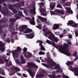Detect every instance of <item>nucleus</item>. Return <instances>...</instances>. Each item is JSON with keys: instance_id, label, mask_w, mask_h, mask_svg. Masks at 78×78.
I'll return each instance as SVG.
<instances>
[{"instance_id": "f257e3e1", "label": "nucleus", "mask_w": 78, "mask_h": 78, "mask_svg": "<svg viewBox=\"0 0 78 78\" xmlns=\"http://www.w3.org/2000/svg\"><path fill=\"white\" fill-rule=\"evenodd\" d=\"M48 56H49L48 57L47 61H48L49 63H50V64L47 65L44 63H42L43 66H45L47 68H53V69H58V71H56V73H58V72H61L62 70L61 69L59 65L58 64H56V63L55 62L53 61V60L51 59L50 58V57L49 55V52L47 53Z\"/></svg>"}, {"instance_id": "f03ea898", "label": "nucleus", "mask_w": 78, "mask_h": 78, "mask_svg": "<svg viewBox=\"0 0 78 78\" xmlns=\"http://www.w3.org/2000/svg\"><path fill=\"white\" fill-rule=\"evenodd\" d=\"M47 29V27L45 25L43 27V31L44 32V35L45 36L48 37V38L50 39L51 41H55L56 42H58V41H59V39L57 37H55L52 34L51 31L49 30L46 31Z\"/></svg>"}, {"instance_id": "7ed1b4c3", "label": "nucleus", "mask_w": 78, "mask_h": 78, "mask_svg": "<svg viewBox=\"0 0 78 78\" xmlns=\"http://www.w3.org/2000/svg\"><path fill=\"white\" fill-rule=\"evenodd\" d=\"M64 47L63 46H60L59 48V51L62 53L65 54L68 56H70V53L69 52V45L66 43L64 44Z\"/></svg>"}, {"instance_id": "20e7f679", "label": "nucleus", "mask_w": 78, "mask_h": 78, "mask_svg": "<svg viewBox=\"0 0 78 78\" xmlns=\"http://www.w3.org/2000/svg\"><path fill=\"white\" fill-rule=\"evenodd\" d=\"M16 27L17 29H20V31H22L23 33H28L32 31V30L30 29H27V26L25 25H23L21 26L20 28L18 25H17Z\"/></svg>"}, {"instance_id": "39448f33", "label": "nucleus", "mask_w": 78, "mask_h": 78, "mask_svg": "<svg viewBox=\"0 0 78 78\" xmlns=\"http://www.w3.org/2000/svg\"><path fill=\"white\" fill-rule=\"evenodd\" d=\"M69 69L72 72H74V75L76 76H78V68H76L73 69L72 66H70L69 67Z\"/></svg>"}, {"instance_id": "423d86ee", "label": "nucleus", "mask_w": 78, "mask_h": 78, "mask_svg": "<svg viewBox=\"0 0 78 78\" xmlns=\"http://www.w3.org/2000/svg\"><path fill=\"white\" fill-rule=\"evenodd\" d=\"M15 17H16V20L14 19V18H11L10 19V21L11 22H12L11 23V26H13V25H14V22H16V20H17V19H20V16L19 15H16V16H15Z\"/></svg>"}, {"instance_id": "0eeeda50", "label": "nucleus", "mask_w": 78, "mask_h": 78, "mask_svg": "<svg viewBox=\"0 0 78 78\" xmlns=\"http://www.w3.org/2000/svg\"><path fill=\"white\" fill-rule=\"evenodd\" d=\"M27 67L28 68H34L35 69H38V67L35 65L34 63L31 62L27 63Z\"/></svg>"}, {"instance_id": "6e6552de", "label": "nucleus", "mask_w": 78, "mask_h": 78, "mask_svg": "<svg viewBox=\"0 0 78 78\" xmlns=\"http://www.w3.org/2000/svg\"><path fill=\"white\" fill-rule=\"evenodd\" d=\"M37 43H40L39 45L40 47H41V50H44V51H45V49L44 47V46L42 45V44L41 43H43V41H42L41 40H37Z\"/></svg>"}, {"instance_id": "1a4fd4ad", "label": "nucleus", "mask_w": 78, "mask_h": 78, "mask_svg": "<svg viewBox=\"0 0 78 78\" xmlns=\"http://www.w3.org/2000/svg\"><path fill=\"white\" fill-rule=\"evenodd\" d=\"M17 50H15L14 51H12V53L13 55V57L14 58V57H18L19 56V54H18V53H17Z\"/></svg>"}, {"instance_id": "9d476101", "label": "nucleus", "mask_w": 78, "mask_h": 78, "mask_svg": "<svg viewBox=\"0 0 78 78\" xmlns=\"http://www.w3.org/2000/svg\"><path fill=\"white\" fill-rule=\"evenodd\" d=\"M23 54L24 55L25 57L27 58L31 56V54L29 52L26 53L23 52Z\"/></svg>"}, {"instance_id": "9b49d317", "label": "nucleus", "mask_w": 78, "mask_h": 78, "mask_svg": "<svg viewBox=\"0 0 78 78\" xmlns=\"http://www.w3.org/2000/svg\"><path fill=\"white\" fill-rule=\"evenodd\" d=\"M4 45V44H3V42L2 41H0V50H1L2 52H3L5 51Z\"/></svg>"}, {"instance_id": "f8f14e48", "label": "nucleus", "mask_w": 78, "mask_h": 78, "mask_svg": "<svg viewBox=\"0 0 78 78\" xmlns=\"http://www.w3.org/2000/svg\"><path fill=\"white\" fill-rule=\"evenodd\" d=\"M27 71L29 73L30 75L32 76V78H33L34 76V74L33 73L32 70L30 69H28L27 70Z\"/></svg>"}, {"instance_id": "ddd939ff", "label": "nucleus", "mask_w": 78, "mask_h": 78, "mask_svg": "<svg viewBox=\"0 0 78 78\" xmlns=\"http://www.w3.org/2000/svg\"><path fill=\"white\" fill-rule=\"evenodd\" d=\"M9 29L11 30V33L12 34H17V32H14V28H13V27H9Z\"/></svg>"}, {"instance_id": "4468645a", "label": "nucleus", "mask_w": 78, "mask_h": 78, "mask_svg": "<svg viewBox=\"0 0 78 78\" xmlns=\"http://www.w3.org/2000/svg\"><path fill=\"white\" fill-rule=\"evenodd\" d=\"M40 12L41 13V15H42V16H47V14L46 13V12H45V10L44 9H41L40 10Z\"/></svg>"}, {"instance_id": "2eb2a0df", "label": "nucleus", "mask_w": 78, "mask_h": 78, "mask_svg": "<svg viewBox=\"0 0 78 78\" xmlns=\"http://www.w3.org/2000/svg\"><path fill=\"white\" fill-rule=\"evenodd\" d=\"M24 5V1H23L22 2H21L20 4L18 3L16 4L15 6L16 7H20V6H23Z\"/></svg>"}, {"instance_id": "dca6fc26", "label": "nucleus", "mask_w": 78, "mask_h": 78, "mask_svg": "<svg viewBox=\"0 0 78 78\" xmlns=\"http://www.w3.org/2000/svg\"><path fill=\"white\" fill-rule=\"evenodd\" d=\"M66 9L67 10V13H70L71 14H73V11H72V10H71L70 8L66 7Z\"/></svg>"}, {"instance_id": "f3484780", "label": "nucleus", "mask_w": 78, "mask_h": 78, "mask_svg": "<svg viewBox=\"0 0 78 78\" xmlns=\"http://www.w3.org/2000/svg\"><path fill=\"white\" fill-rule=\"evenodd\" d=\"M33 8H34L33 9H31L30 10V12L31 14H36V7L34 5L33 6Z\"/></svg>"}, {"instance_id": "a211bd4d", "label": "nucleus", "mask_w": 78, "mask_h": 78, "mask_svg": "<svg viewBox=\"0 0 78 78\" xmlns=\"http://www.w3.org/2000/svg\"><path fill=\"white\" fill-rule=\"evenodd\" d=\"M55 3L54 2H52L50 4V9L51 10H53L55 8Z\"/></svg>"}, {"instance_id": "6ab92c4d", "label": "nucleus", "mask_w": 78, "mask_h": 78, "mask_svg": "<svg viewBox=\"0 0 78 78\" xmlns=\"http://www.w3.org/2000/svg\"><path fill=\"white\" fill-rule=\"evenodd\" d=\"M5 26H0V34H2L3 32V28H4Z\"/></svg>"}, {"instance_id": "aec40b11", "label": "nucleus", "mask_w": 78, "mask_h": 78, "mask_svg": "<svg viewBox=\"0 0 78 78\" xmlns=\"http://www.w3.org/2000/svg\"><path fill=\"white\" fill-rule=\"evenodd\" d=\"M30 22V23L31 25H35V22H34V18H32V19Z\"/></svg>"}, {"instance_id": "412c9836", "label": "nucleus", "mask_w": 78, "mask_h": 78, "mask_svg": "<svg viewBox=\"0 0 78 78\" xmlns=\"http://www.w3.org/2000/svg\"><path fill=\"white\" fill-rule=\"evenodd\" d=\"M51 14V15H54L55 14H57V13L59 12V11L58 10L56 9L55 10V12H51V11H50Z\"/></svg>"}, {"instance_id": "4be33fe9", "label": "nucleus", "mask_w": 78, "mask_h": 78, "mask_svg": "<svg viewBox=\"0 0 78 78\" xmlns=\"http://www.w3.org/2000/svg\"><path fill=\"white\" fill-rule=\"evenodd\" d=\"M75 22H73V21L72 20H70L69 22L67 23L68 25H71V26H72V25H73V24H74V23Z\"/></svg>"}, {"instance_id": "5701e85b", "label": "nucleus", "mask_w": 78, "mask_h": 78, "mask_svg": "<svg viewBox=\"0 0 78 78\" xmlns=\"http://www.w3.org/2000/svg\"><path fill=\"white\" fill-rule=\"evenodd\" d=\"M58 28L59 26L56 24H55L54 25V26L52 28L53 30H56V29H57V28Z\"/></svg>"}, {"instance_id": "b1692460", "label": "nucleus", "mask_w": 78, "mask_h": 78, "mask_svg": "<svg viewBox=\"0 0 78 78\" xmlns=\"http://www.w3.org/2000/svg\"><path fill=\"white\" fill-rule=\"evenodd\" d=\"M55 73V72H53V73L52 76H51V75L50 74L49 75V76H48L49 77V78H55V77H56V76L55 75V74H53V73Z\"/></svg>"}, {"instance_id": "393cba45", "label": "nucleus", "mask_w": 78, "mask_h": 78, "mask_svg": "<svg viewBox=\"0 0 78 78\" xmlns=\"http://www.w3.org/2000/svg\"><path fill=\"white\" fill-rule=\"evenodd\" d=\"M21 59V64H25V61H24V62H23V56L22 55H21L20 57Z\"/></svg>"}, {"instance_id": "a878e982", "label": "nucleus", "mask_w": 78, "mask_h": 78, "mask_svg": "<svg viewBox=\"0 0 78 78\" xmlns=\"http://www.w3.org/2000/svg\"><path fill=\"white\" fill-rule=\"evenodd\" d=\"M0 73L3 75H5V73L4 70L1 69V68H0Z\"/></svg>"}, {"instance_id": "bb28decb", "label": "nucleus", "mask_w": 78, "mask_h": 78, "mask_svg": "<svg viewBox=\"0 0 78 78\" xmlns=\"http://www.w3.org/2000/svg\"><path fill=\"white\" fill-rule=\"evenodd\" d=\"M29 35L30 39H32L34 36V33L30 34Z\"/></svg>"}, {"instance_id": "cd10ccee", "label": "nucleus", "mask_w": 78, "mask_h": 78, "mask_svg": "<svg viewBox=\"0 0 78 78\" xmlns=\"http://www.w3.org/2000/svg\"><path fill=\"white\" fill-rule=\"evenodd\" d=\"M23 10L24 13H25L26 15H27V14H28V10H27V8L25 7L24 8Z\"/></svg>"}, {"instance_id": "c85d7f7f", "label": "nucleus", "mask_w": 78, "mask_h": 78, "mask_svg": "<svg viewBox=\"0 0 78 78\" xmlns=\"http://www.w3.org/2000/svg\"><path fill=\"white\" fill-rule=\"evenodd\" d=\"M13 69H15L16 72H19V71L20 70V69L17 67H13Z\"/></svg>"}, {"instance_id": "c756f323", "label": "nucleus", "mask_w": 78, "mask_h": 78, "mask_svg": "<svg viewBox=\"0 0 78 78\" xmlns=\"http://www.w3.org/2000/svg\"><path fill=\"white\" fill-rule=\"evenodd\" d=\"M44 75L41 74H38L36 75V77H38V78H40V77H42V76H44Z\"/></svg>"}, {"instance_id": "7c9ffc66", "label": "nucleus", "mask_w": 78, "mask_h": 78, "mask_svg": "<svg viewBox=\"0 0 78 78\" xmlns=\"http://www.w3.org/2000/svg\"><path fill=\"white\" fill-rule=\"evenodd\" d=\"M66 65H70V64H71V65H72L73 64V62H71L68 61L66 63Z\"/></svg>"}, {"instance_id": "2f4dec72", "label": "nucleus", "mask_w": 78, "mask_h": 78, "mask_svg": "<svg viewBox=\"0 0 78 78\" xmlns=\"http://www.w3.org/2000/svg\"><path fill=\"white\" fill-rule=\"evenodd\" d=\"M6 35V34L5 33H3V34L1 36V38L3 39L5 37V36Z\"/></svg>"}, {"instance_id": "473e14b6", "label": "nucleus", "mask_w": 78, "mask_h": 78, "mask_svg": "<svg viewBox=\"0 0 78 78\" xmlns=\"http://www.w3.org/2000/svg\"><path fill=\"white\" fill-rule=\"evenodd\" d=\"M42 22H47V19L46 18H43L41 20Z\"/></svg>"}, {"instance_id": "72a5a7b5", "label": "nucleus", "mask_w": 78, "mask_h": 78, "mask_svg": "<svg viewBox=\"0 0 78 78\" xmlns=\"http://www.w3.org/2000/svg\"><path fill=\"white\" fill-rule=\"evenodd\" d=\"M39 54L40 55H45V52L40 51L39 53Z\"/></svg>"}, {"instance_id": "f704fd0d", "label": "nucleus", "mask_w": 78, "mask_h": 78, "mask_svg": "<svg viewBox=\"0 0 78 78\" xmlns=\"http://www.w3.org/2000/svg\"><path fill=\"white\" fill-rule=\"evenodd\" d=\"M73 56H77V52L76 51H75L73 54Z\"/></svg>"}, {"instance_id": "c9c22d12", "label": "nucleus", "mask_w": 78, "mask_h": 78, "mask_svg": "<svg viewBox=\"0 0 78 78\" xmlns=\"http://www.w3.org/2000/svg\"><path fill=\"white\" fill-rule=\"evenodd\" d=\"M15 62H16V64H20V63H22L21 62H20V61H19V60L17 59L16 60V61Z\"/></svg>"}, {"instance_id": "e433bc0d", "label": "nucleus", "mask_w": 78, "mask_h": 78, "mask_svg": "<svg viewBox=\"0 0 78 78\" xmlns=\"http://www.w3.org/2000/svg\"><path fill=\"white\" fill-rule=\"evenodd\" d=\"M70 5H71V3L70 2H66V3L65 5V6H70Z\"/></svg>"}, {"instance_id": "4c0bfd02", "label": "nucleus", "mask_w": 78, "mask_h": 78, "mask_svg": "<svg viewBox=\"0 0 78 78\" xmlns=\"http://www.w3.org/2000/svg\"><path fill=\"white\" fill-rule=\"evenodd\" d=\"M38 4L40 8H41V6H43L44 4V3H38Z\"/></svg>"}, {"instance_id": "58836bf2", "label": "nucleus", "mask_w": 78, "mask_h": 78, "mask_svg": "<svg viewBox=\"0 0 78 78\" xmlns=\"http://www.w3.org/2000/svg\"><path fill=\"white\" fill-rule=\"evenodd\" d=\"M19 14L20 16L22 17H24V16L23 15L22 13V11H20L19 12Z\"/></svg>"}, {"instance_id": "ea45409f", "label": "nucleus", "mask_w": 78, "mask_h": 78, "mask_svg": "<svg viewBox=\"0 0 78 78\" xmlns=\"http://www.w3.org/2000/svg\"><path fill=\"white\" fill-rule=\"evenodd\" d=\"M37 28H38L40 30L42 29V25L41 24H39L38 26H36Z\"/></svg>"}, {"instance_id": "a19ab883", "label": "nucleus", "mask_w": 78, "mask_h": 78, "mask_svg": "<svg viewBox=\"0 0 78 78\" xmlns=\"http://www.w3.org/2000/svg\"><path fill=\"white\" fill-rule=\"evenodd\" d=\"M57 8H62V7L61 5L59 4H58L57 5Z\"/></svg>"}, {"instance_id": "79ce46f5", "label": "nucleus", "mask_w": 78, "mask_h": 78, "mask_svg": "<svg viewBox=\"0 0 78 78\" xmlns=\"http://www.w3.org/2000/svg\"><path fill=\"white\" fill-rule=\"evenodd\" d=\"M71 26L73 27H76L78 26V25L77 24L74 23L73 25H71Z\"/></svg>"}, {"instance_id": "37998d69", "label": "nucleus", "mask_w": 78, "mask_h": 78, "mask_svg": "<svg viewBox=\"0 0 78 78\" xmlns=\"http://www.w3.org/2000/svg\"><path fill=\"white\" fill-rule=\"evenodd\" d=\"M52 44L55 47V48H57V49H58V47L55 45V43L52 42Z\"/></svg>"}, {"instance_id": "c03bdc74", "label": "nucleus", "mask_w": 78, "mask_h": 78, "mask_svg": "<svg viewBox=\"0 0 78 78\" xmlns=\"http://www.w3.org/2000/svg\"><path fill=\"white\" fill-rule=\"evenodd\" d=\"M12 11L13 12H15V13L17 12V11L16 9H12Z\"/></svg>"}, {"instance_id": "a18cd8bd", "label": "nucleus", "mask_w": 78, "mask_h": 78, "mask_svg": "<svg viewBox=\"0 0 78 78\" xmlns=\"http://www.w3.org/2000/svg\"><path fill=\"white\" fill-rule=\"evenodd\" d=\"M46 42L48 43V44H51V41H50L47 40L46 41Z\"/></svg>"}, {"instance_id": "49530a36", "label": "nucleus", "mask_w": 78, "mask_h": 78, "mask_svg": "<svg viewBox=\"0 0 78 78\" xmlns=\"http://www.w3.org/2000/svg\"><path fill=\"white\" fill-rule=\"evenodd\" d=\"M45 23L47 25H50V22L49 21H46Z\"/></svg>"}, {"instance_id": "de8ad7c7", "label": "nucleus", "mask_w": 78, "mask_h": 78, "mask_svg": "<svg viewBox=\"0 0 78 78\" xmlns=\"http://www.w3.org/2000/svg\"><path fill=\"white\" fill-rule=\"evenodd\" d=\"M38 19H40V20H42V19L43 18L42 17H41V16H37Z\"/></svg>"}, {"instance_id": "09e8293b", "label": "nucleus", "mask_w": 78, "mask_h": 78, "mask_svg": "<svg viewBox=\"0 0 78 78\" xmlns=\"http://www.w3.org/2000/svg\"><path fill=\"white\" fill-rule=\"evenodd\" d=\"M75 34L76 36L78 37V32L77 31H76L75 32Z\"/></svg>"}, {"instance_id": "8fccbe9b", "label": "nucleus", "mask_w": 78, "mask_h": 78, "mask_svg": "<svg viewBox=\"0 0 78 78\" xmlns=\"http://www.w3.org/2000/svg\"><path fill=\"white\" fill-rule=\"evenodd\" d=\"M12 64L11 63V62H9V64L7 65V67H9Z\"/></svg>"}, {"instance_id": "3c124183", "label": "nucleus", "mask_w": 78, "mask_h": 78, "mask_svg": "<svg viewBox=\"0 0 78 78\" xmlns=\"http://www.w3.org/2000/svg\"><path fill=\"white\" fill-rule=\"evenodd\" d=\"M17 50L18 51H21V48L20 47H17Z\"/></svg>"}, {"instance_id": "603ef678", "label": "nucleus", "mask_w": 78, "mask_h": 78, "mask_svg": "<svg viewBox=\"0 0 78 78\" xmlns=\"http://www.w3.org/2000/svg\"><path fill=\"white\" fill-rule=\"evenodd\" d=\"M23 50L24 51L26 52V51H27V48H24L23 49Z\"/></svg>"}, {"instance_id": "864d4df0", "label": "nucleus", "mask_w": 78, "mask_h": 78, "mask_svg": "<svg viewBox=\"0 0 78 78\" xmlns=\"http://www.w3.org/2000/svg\"><path fill=\"white\" fill-rule=\"evenodd\" d=\"M26 38H28V39L30 38V36L29 35H26L25 36Z\"/></svg>"}, {"instance_id": "5fc2aeb1", "label": "nucleus", "mask_w": 78, "mask_h": 78, "mask_svg": "<svg viewBox=\"0 0 78 78\" xmlns=\"http://www.w3.org/2000/svg\"><path fill=\"white\" fill-rule=\"evenodd\" d=\"M68 37L69 38V39H71L72 37V35L71 34H69L68 35Z\"/></svg>"}, {"instance_id": "6e6d98bb", "label": "nucleus", "mask_w": 78, "mask_h": 78, "mask_svg": "<svg viewBox=\"0 0 78 78\" xmlns=\"http://www.w3.org/2000/svg\"><path fill=\"white\" fill-rule=\"evenodd\" d=\"M16 73L17 75H18L19 76H22V74L19 73Z\"/></svg>"}, {"instance_id": "4d7b16f0", "label": "nucleus", "mask_w": 78, "mask_h": 78, "mask_svg": "<svg viewBox=\"0 0 78 78\" xmlns=\"http://www.w3.org/2000/svg\"><path fill=\"white\" fill-rule=\"evenodd\" d=\"M5 2V0H0V4H2V3Z\"/></svg>"}, {"instance_id": "13d9d810", "label": "nucleus", "mask_w": 78, "mask_h": 78, "mask_svg": "<svg viewBox=\"0 0 78 78\" xmlns=\"http://www.w3.org/2000/svg\"><path fill=\"white\" fill-rule=\"evenodd\" d=\"M67 42L68 44H69V45H71V42H70L69 40L67 41Z\"/></svg>"}, {"instance_id": "bf43d9fd", "label": "nucleus", "mask_w": 78, "mask_h": 78, "mask_svg": "<svg viewBox=\"0 0 78 78\" xmlns=\"http://www.w3.org/2000/svg\"><path fill=\"white\" fill-rule=\"evenodd\" d=\"M7 42L8 43H9V42H10V40H9V38H8L7 39Z\"/></svg>"}, {"instance_id": "052dcab7", "label": "nucleus", "mask_w": 78, "mask_h": 78, "mask_svg": "<svg viewBox=\"0 0 78 78\" xmlns=\"http://www.w3.org/2000/svg\"><path fill=\"white\" fill-rule=\"evenodd\" d=\"M11 41L12 43H14V41L12 38H11Z\"/></svg>"}, {"instance_id": "680f3d73", "label": "nucleus", "mask_w": 78, "mask_h": 78, "mask_svg": "<svg viewBox=\"0 0 78 78\" xmlns=\"http://www.w3.org/2000/svg\"><path fill=\"white\" fill-rule=\"evenodd\" d=\"M60 13L62 14H64V11H63V10H61L60 11Z\"/></svg>"}, {"instance_id": "e2e57ef3", "label": "nucleus", "mask_w": 78, "mask_h": 78, "mask_svg": "<svg viewBox=\"0 0 78 78\" xmlns=\"http://www.w3.org/2000/svg\"><path fill=\"white\" fill-rule=\"evenodd\" d=\"M59 37L60 38H62V37H63V35H62V34H60L59 36Z\"/></svg>"}, {"instance_id": "0e129e2a", "label": "nucleus", "mask_w": 78, "mask_h": 78, "mask_svg": "<svg viewBox=\"0 0 78 78\" xmlns=\"http://www.w3.org/2000/svg\"><path fill=\"white\" fill-rule=\"evenodd\" d=\"M6 52H8V53H11V51H9V50H7L6 51Z\"/></svg>"}, {"instance_id": "69168bd1", "label": "nucleus", "mask_w": 78, "mask_h": 78, "mask_svg": "<svg viewBox=\"0 0 78 78\" xmlns=\"http://www.w3.org/2000/svg\"><path fill=\"white\" fill-rule=\"evenodd\" d=\"M23 76H24V77H27V75L24 74H23Z\"/></svg>"}, {"instance_id": "338daca9", "label": "nucleus", "mask_w": 78, "mask_h": 78, "mask_svg": "<svg viewBox=\"0 0 78 78\" xmlns=\"http://www.w3.org/2000/svg\"><path fill=\"white\" fill-rule=\"evenodd\" d=\"M57 78H61V76L60 75H57Z\"/></svg>"}, {"instance_id": "774afa93", "label": "nucleus", "mask_w": 78, "mask_h": 78, "mask_svg": "<svg viewBox=\"0 0 78 78\" xmlns=\"http://www.w3.org/2000/svg\"><path fill=\"white\" fill-rule=\"evenodd\" d=\"M55 34H56V35H57L58 36V35H59V32L56 33Z\"/></svg>"}]
</instances>
